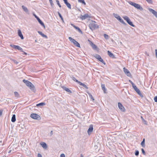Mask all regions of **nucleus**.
<instances>
[{"label":"nucleus","instance_id":"obj_45","mask_svg":"<svg viewBox=\"0 0 157 157\" xmlns=\"http://www.w3.org/2000/svg\"><path fill=\"white\" fill-rule=\"evenodd\" d=\"M80 85H81V86H82V85H83V83H82V82L79 81H78V82H77Z\"/></svg>","mask_w":157,"mask_h":157},{"label":"nucleus","instance_id":"obj_37","mask_svg":"<svg viewBox=\"0 0 157 157\" xmlns=\"http://www.w3.org/2000/svg\"><path fill=\"white\" fill-rule=\"evenodd\" d=\"M148 3L150 4H152L153 1L152 0H145Z\"/></svg>","mask_w":157,"mask_h":157},{"label":"nucleus","instance_id":"obj_49","mask_svg":"<svg viewBox=\"0 0 157 157\" xmlns=\"http://www.w3.org/2000/svg\"><path fill=\"white\" fill-rule=\"evenodd\" d=\"M13 61L15 63H16V64L18 63V62L16 60H13Z\"/></svg>","mask_w":157,"mask_h":157},{"label":"nucleus","instance_id":"obj_4","mask_svg":"<svg viewBox=\"0 0 157 157\" xmlns=\"http://www.w3.org/2000/svg\"><path fill=\"white\" fill-rule=\"evenodd\" d=\"M69 40L71 42L73 43L74 45L78 47H80V44L75 39L71 37L68 38Z\"/></svg>","mask_w":157,"mask_h":157},{"label":"nucleus","instance_id":"obj_6","mask_svg":"<svg viewBox=\"0 0 157 157\" xmlns=\"http://www.w3.org/2000/svg\"><path fill=\"white\" fill-rule=\"evenodd\" d=\"M30 117L34 119L38 120H40L41 119L39 115L36 113H32L30 115Z\"/></svg>","mask_w":157,"mask_h":157},{"label":"nucleus","instance_id":"obj_19","mask_svg":"<svg viewBox=\"0 0 157 157\" xmlns=\"http://www.w3.org/2000/svg\"><path fill=\"white\" fill-rule=\"evenodd\" d=\"M107 53L108 55L110 57L113 59L115 58V56L113 55V53H112L111 52H110L109 51H108Z\"/></svg>","mask_w":157,"mask_h":157},{"label":"nucleus","instance_id":"obj_23","mask_svg":"<svg viewBox=\"0 0 157 157\" xmlns=\"http://www.w3.org/2000/svg\"><path fill=\"white\" fill-rule=\"evenodd\" d=\"M101 87L102 89L103 90L104 92L105 93H106V89L105 88V84H101Z\"/></svg>","mask_w":157,"mask_h":157},{"label":"nucleus","instance_id":"obj_40","mask_svg":"<svg viewBox=\"0 0 157 157\" xmlns=\"http://www.w3.org/2000/svg\"><path fill=\"white\" fill-rule=\"evenodd\" d=\"M56 0V1L57 3V5H58V6H59V7H61V5H60V4L59 3V1L58 0Z\"/></svg>","mask_w":157,"mask_h":157},{"label":"nucleus","instance_id":"obj_50","mask_svg":"<svg viewBox=\"0 0 157 157\" xmlns=\"http://www.w3.org/2000/svg\"><path fill=\"white\" fill-rule=\"evenodd\" d=\"M60 157H65V155L64 154H62L60 155Z\"/></svg>","mask_w":157,"mask_h":157},{"label":"nucleus","instance_id":"obj_25","mask_svg":"<svg viewBox=\"0 0 157 157\" xmlns=\"http://www.w3.org/2000/svg\"><path fill=\"white\" fill-rule=\"evenodd\" d=\"M16 116L15 114H13L11 118V121L14 122L16 121Z\"/></svg>","mask_w":157,"mask_h":157},{"label":"nucleus","instance_id":"obj_1","mask_svg":"<svg viewBox=\"0 0 157 157\" xmlns=\"http://www.w3.org/2000/svg\"><path fill=\"white\" fill-rule=\"evenodd\" d=\"M23 82L27 86L29 87L33 91L35 90L34 85L31 82L25 79H23Z\"/></svg>","mask_w":157,"mask_h":157},{"label":"nucleus","instance_id":"obj_2","mask_svg":"<svg viewBox=\"0 0 157 157\" xmlns=\"http://www.w3.org/2000/svg\"><path fill=\"white\" fill-rule=\"evenodd\" d=\"M96 23L95 21H92L89 25V28L92 31L98 29L99 27L98 25L96 24Z\"/></svg>","mask_w":157,"mask_h":157},{"label":"nucleus","instance_id":"obj_34","mask_svg":"<svg viewBox=\"0 0 157 157\" xmlns=\"http://www.w3.org/2000/svg\"><path fill=\"white\" fill-rule=\"evenodd\" d=\"M57 13H58V14L59 17H60V18L63 21V17L61 15V14L59 12H58Z\"/></svg>","mask_w":157,"mask_h":157},{"label":"nucleus","instance_id":"obj_43","mask_svg":"<svg viewBox=\"0 0 157 157\" xmlns=\"http://www.w3.org/2000/svg\"><path fill=\"white\" fill-rule=\"evenodd\" d=\"M82 86L83 87H84L86 89H88V87H87V86L84 83L83 84V85H82Z\"/></svg>","mask_w":157,"mask_h":157},{"label":"nucleus","instance_id":"obj_24","mask_svg":"<svg viewBox=\"0 0 157 157\" xmlns=\"http://www.w3.org/2000/svg\"><path fill=\"white\" fill-rule=\"evenodd\" d=\"M46 104L45 102H41L38 104H37L36 105V106L37 107L39 106H42L43 105H45Z\"/></svg>","mask_w":157,"mask_h":157},{"label":"nucleus","instance_id":"obj_47","mask_svg":"<svg viewBox=\"0 0 157 157\" xmlns=\"http://www.w3.org/2000/svg\"><path fill=\"white\" fill-rule=\"evenodd\" d=\"M33 15L35 17L36 19L37 20L39 18L35 13H33Z\"/></svg>","mask_w":157,"mask_h":157},{"label":"nucleus","instance_id":"obj_36","mask_svg":"<svg viewBox=\"0 0 157 157\" xmlns=\"http://www.w3.org/2000/svg\"><path fill=\"white\" fill-rule=\"evenodd\" d=\"M104 36L105 38L106 39H108L109 38V36L108 35L105 34H104Z\"/></svg>","mask_w":157,"mask_h":157},{"label":"nucleus","instance_id":"obj_15","mask_svg":"<svg viewBox=\"0 0 157 157\" xmlns=\"http://www.w3.org/2000/svg\"><path fill=\"white\" fill-rule=\"evenodd\" d=\"M18 35L20 36L21 39L23 40L24 39V37L23 34L21 32L20 29L18 30Z\"/></svg>","mask_w":157,"mask_h":157},{"label":"nucleus","instance_id":"obj_56","mask_svg":"<svg viewBox=\"0 0 157 157\" xmlns=\"http://www.w3.org/2000/svg\"><path fill=\"white\" fill-rule=\"evenodd\" d=\"M50 4H51V5L52 6L53 5H54V4H53V2L51 3Z\"/></svg>","mask_w":157,"mask_h":157},{"label":"nucleus","instance_id":"obj_46","mask_svg":"<svg viewBox=\"0 0 157 157\" xmlns=\"http://www.w3.org/2000/svg\"><path fill=\"white\" fill-rule=\"evenodd\" d=\"M154 100L155 102H157V96L155 97L154 98Z\"/></svg>","mask_w":157,"mask_h":157},{"label":"nucleus","instance_id":"obj_53","mask_svg":"<svg viewBox=\"0 0 157 157\" xmlns=\"http://www.w3.org/2000/svg\"><path fill=\"white\" fill-rule=\"evenodd\" d=\"M64 2V3L66 4L68 2L67 0H63Z\"/></svg>","mask_w":157,"mask_h":157},{"label":"nucleus","instance_id":"obj_54","mask_svg":"<svg viewBox=\"0 0 157 157\" xmlns=\"http://www.w3.org/2000/svg\"><path fill=\"white\" fill-rule=\"evenodd\" d=\"M23 53H22V54H23V55H27V54L26 52H25L23 51V52H22Z\"/></svg>","mask_w":157,"mask_h":157},{"label":"nucleus","instance_id":"obj_8","mask_svg":"<svg viewBox=\"0 0 157 157\" xmlns=\"http://www.w3.org/2000/svg\"><path fill=\"white\" fill-rule=\"evenodd\" d=\"M135 91L139 95L141 98L143 97V95L141 93L140 90L137 88L136 86L133 88Z\"/></svg>","mask_w":157,"mask_h":157},{"label":"nucleus","instance_id":"obj_60","mask_svg":"<svg viewBox=\"0 0 157 157\" xmlns=\"http://www.w3.org/2000/svg\"><path fill=\"white\" fill-rule=\"evenodd\" d=\"M11 151V150H10V151H9L8 152H9V153H10V152Z\"/></svg>","mask_w":157,"mask_h":157},{"label":"nucleus","instance_id":"obj_61","mask_svg":"<svg viewBox=\"0 0 157 157\" xmlns=\"http://www.w3.org/2000/svg\"><path fill=\"white\" fill-rule=\"evenodd\" d=\"M141 119H142L143 118L142 117H141Z\"/></svg>","mask_w":157,"mask_h":157},{"label":"nucleus","instance_id":"obj_16","mask_svg":"<svg viewBox=\"0 0 157 157\" xmlns=\"http://www.w3.org/2000/svg\"><path fill=\"white\" fill-rule=\"evenodd\" d=\"M23 10L27 14H29V12L28 10L26 7L23 5L21 6Z\"/></svg>","mask_w":157,"mask_h":157},{"label":"nucleus","instance_id":"obj_18","mask_svg":"<svg viewBox=\"0 0 157 157\" xmlns=\"http://www.w3.org/2000/svg\"><path fill=\"white\" fill-rule=\"evenodd\" d=\"M134 7L141 11H142L143 10V8L140 5L137 3L136 4Z\"/></svg>","mask_w":157,"mask_h":157},{"label":"nucleus","instance_id":"obj_33","mask_svg":"<svg viewBox=\"0 0 157 157\" xmlns=\"http://www.w3.org/2000/svg\"><path fill=\"white\" fill-rule=\"evenodd\" d=\"M94 57L97 59H98L101 56L98 54H96L94 56Z\"/></svg>","mask_w":157,"mask_h":157},{"label":"nucleus","instance_id":"obj_48","mask_svg":"<svg viewBox=\"0 0 157 157\" xmlns=\"http://www.w3.org/2000/svg\"><path fill=\"white\" fill-rule=\"evenodd\" d=\"M3 110H0V116L2 115Z\"/></svg>","mask_w":157,"mask_h":157},{"label":"nucleus","instance_id":"obj_17","mask_svg":"<svg viewBox=\"0 0 157 157\" xmlns=\"http://www.w3.org/2000/svg\"><path fill=\"white\" fill-rule=\"evenodd\" d=\"M71 25L75 29L77 30L80 33H82V30L80 29L79 27L75 25H74L73 24H71Z\"/></svg>","mask_w":157,"mask_h":157},{"label":"nucleus","instance_id":"obj_20","mask_svg":"<svg viewBox=\"0 0 157 157\" xmlns=\"http://www.w3.org/2000/svg\"><path fill=\"white\" fill-rule=\"evenodd\" d=\"M38 33L40 34V35H41L43 37H44L46 39L48 38L47 36L45 35L43 33L41 32L40 31H38Z\"/></svg>","mask_w":157,"mask_h":157},{"label":"nucleus","instance_id":"obj_12","mask_svg":"<svg viewBox=\"0 0 157 157\" xmlns=\"http://www.w3.org/2000/svg\"><path fill=\"white\" fill-rule=\"evenodd\" d=\"M93 125L92 124H90V126L89 128L87 130L88 134L90 135L91 133L93 131Z\"/></svg>","mask_w":157,"mask_h":157},{"label":"nucleus","instance_id":"obj_41","mask_svg":"<svg viewBox=\"0 0 157 157\" xmlns=\"http://www.w3.org/2000/svg\"><path fill=\"white\" fill-rule=\"evenodd\" d=\"M72 79L74 80V81L77 82H78V80L75 77H72Z\"/></svg>","mask_w":157,"mask_h":157},{"label":"nucleus","instance_id":"obj_29","mask_svg":"<svg viewBox=\"0 0 157 157\" xmlns=\"http://www.w3.org/2000/svg\"><path fill=\"white\" fill-rule=\"evenodd\" d=\"M79 2L82 3L83 5H86V2L84 0H78Z\"/></svg>","mask_w":157,"mask_h":157},{"label":"nucleus","instance_id":"obj_59","mask_svg":"<svg viewBox=\"0 0 157 157\" xmlns=\"http://www.w3.org/2000/svg\"><path fill=\"white\" fill-rule=\"evenodd\" d=\"M2 141L1 140V139H0V143H2Z\"/></svg>","mask_w":157,"mask_h":157},{"label":"nucleus","instance_id":"obj_9","mask_svg":"<svg viewBox=\"0 0 157 157\" xmlns=\"http://www.w3.org/2000/svg\"><path fill=\"white\" fill-rule=\"evenodd\" d=\"M149 11L155 17L157 18V12L154 10L153 9L149 8L148 9Z\"/></svg>","mask_w":157,"mask_h":157},{"label":"nucleus","instance_id":"obj_58","mask_svg":"<svg viewBox=\"0 0 157 157\" xmlns=\"http://www.w3.org/2000/svg\"><path fill=\"white\" fill-rule=\"evenodd\" d=\"M80 157H83V155H82V154H81V155H80Z\"/></svg>","mask_w":157,"mask_h":157},{"label":"nucleus","instance_id":"obj_42","mask_svg":"<svg viewBox=\"0 0 157 157\" xmlns=\"http://www.w3.org/2000/svg\"><path fill=\"white\" fill-rule=\"evenodd\" d=\"M141 150L143 154L144 155H146V153L144 149L143 148H141Z\"/></svg>","mask_w":157,"mask_h":157},{"label":"nucleus","instance_id":"obj_30","mask_svg":"<svg viewBox=\"0 0 157 157\" xmlns=\"http://www.w3.org/2000/svg\"><path fill=\"white\" fill-rule=\"evenodd\" d=\"M129 3L130 5H131L132 6L134 7L136 5V3H135L134 2H131V1L129 2Z\"/></svg>","mask_w":157,"mask_h":157},{"label":"nucleus","instance_id":"obj_28","mask_svg":"<svg viewBox=\"0 0 157 157\" xmlns=\"http://www.w3.org/2000/svg\"><path fill=\"white\" fill-rule=\"evenodd\" d=\"M65 4L68 8H69L70 9H71V5L69 3V2H68L67 3H66Z\"/></svg>","mask_w":157,"mask_h":157},{"label":"nucleus","instance_id":"obj_26","mask_svg":"<svg viewBox=\"0 0 157 157\" xmlns=\"http://www.w3.org/2000/svg\"><path fill=\"white\" fill-rule=\"evenodd\" d=\"M141 145L142 146V147H145L144 139L141 142Z\"/></svg>","mask_w":157,"mask_h":157},{"label":"nucleus","instance_id":"obj_51","mask_svg":"<svg viewBox=\"0 0 157 157\" xmlns=\"http://www.w3.org/2000/svg\"><path fill=\"white\" fill-rule=\"evenodd\" d=\"M37 156L38 157H42L40 153L38 154Z\"/></svg>","mask_w":157,"mask_h":157},{"label":"nucleus","instance_id":"obj_11","mask_svg":"<svg viewBox=\"0 0 157 157\" xmlns=\"http://www.w3.org/2000/svg\"><path fill=\"white\" fill-rule=\"evenodd\" d=\"M80 18L82 20H84L88 18H90V17L88 14H86L84 15H81Z\"/></svg>","mask_w":157,"mask_h":157},{"label":"nucleus","instance_id":"obj_39","mask_svg":"<svg viewBox=\"0 0 157 157\" xmlns=\"http://www.w3.org/2000/svg\"><path fill=\"white\" fill-rule=\"evenodd\" d=\"M91 46L94 49H95L97 48V46L94 44L92 45Z\"/></svg>","mask_w":157,"mask_h":157},{"label":"nucleus","instance_id":"obj_35","mask_svg":"<svg viewBox=\"0 0 157 157\" xmlns=\"http://www.w3.org/2000/svg\"><path fill=\"white\" fill-rule=\"evenodd\" d=\"M129 82H130L132 84V85L133 87V88L135 86H136L135 85V84L132 82L130 80H129Z\"/></svg>","mask_w":157,"mask_h":157},{"label":"nucleus","instance_id":"obj_44","mask_svg":"<svg viewBox=\"0 0 157 157\" xmlns=\"http://www.w3.org/2000/svg\"><path fill=\"white\" fill-rule=\"evenodd\" d=\"M88 41L89 42V43L91 46L94 44V43L89 40H88Z\"/></svg>","mask_w":157,"mask_h":157},{"label":"nucleus","instance_id":"obj_7","mask_svg":"<svg viewBox=\"0 0 157 157\" xmlns=\"http://www.w3.org/2000/svg\"><path fill=\"white\" fill-rule=\"evenodd\" d=\"M10 46L14 49H16L20 51L21 52H23V49L19 46L13 44H10Z\"/></svg>","mask_w":157,"mask_h":157},{"label":"nucleus","instance_id":"obj_57","mask_svg":"<svg viewBox=\"0 0 157 157\" xmlns=\"http://www.w3.org/2000/svg\"><path fill=\"white\" fill-rule=\"evenodd\" d=\"M49 2H50V4H51V3H52L53 2H52V0H51V1H49Z\"/></svg>","mask_w":157,"mask_h":157},{"label":"nucleus","instance_id":"obj_22","mask_svg":"<svg viewBox=\"0 0 157 157\" xmlns=\"http://www.w3.org/2000/svg\"><path fill=\"white\" fill-rule=\"evenodd\" d=\"M40 144L42 147L46 149L47 148V146L45 142L40 143Z\"/></svg>","mask_w":157,"mask_h":157},{"label":"nucleus","instance_id":"obj_55","mask_svg":"<svg viewBox=\"0 0 157 157\" xmlns=\"http://www.w3.org/2000/svg\"><path fill=\"white\" fill-rule=\"evenodd\" d=\"M50 136H51L53 134V132L52 131H51L50 133Z\"/></svg>","mask_w":157,"mask_h":157},{"label":"nucleus","instance_id":"obj_32","mask_svg":"<svg viewBox=\"0 0 157 157\" xmlns=\"http://www.w3.org/2000/svg\"><path fill=\"white\" fill-rule=\"evenodd\" d=\"M88 95H89L90 98L91 99H92L93 101L94 100V99L91 94L88 93Z\"/></svg>","mask_w":157,"mask_h":157},{"label":"nucleus","instance_id":"obj_38","mask_svg":"<svg viewBox=\"0 0 157 157\" xmlns=\"http://www.w3.org/2000/svg\"><path fill=\"white\" fill-rule=\"evenodd\" d=\"M139 151L138 150H136L135 151V155L136 156H138L139 155Z\"/></svg>","mask_w":157,"mask_h":157},{"label":"nucleus","instance_id":"obj_52","mask_svg":"<svg viewBox=\"0 0 157 157\" xmlns=\"http://www.w3.org/2000/svg\"><path fill=\"white\" fill-rule=\"evenodd\" d=\"M155 52L156 57V58H157V49L155 50Z\"/></svg>","mask_w":157,"mask_h":157},{"label":"nucleus","instance_id":"obj_3","mask_svg":"<svg viewBox=\"0 0 157 157\" xmlns=\"http://www.w3.org/2000/svg\"><path fill=\"white\" fill-rule=\"evenodd\" d=\"M113 16L115 17V18H116L118 21H119L121 23L125 25H127V24H126L124 21L121 18V17L117 14L115 13L113 14Z\"/></svg>","mask_w":157,"mask_h":157},{"label":"nucleus","instance_id":"obj_27","mask_svg":"<svg viewBox=\"0 0 157 157\" xmlns=\"http://www.w3.org/2000/svg\"><path fill=\"white\" fill-rule=\"evenodd\" d=\"M98 60L100 61L102 63L104 64V65H105V62L104 61V60H103V59H102V58H101V57H100L98 59Z\"/></svg>","mask_w":157,"mask_h":157},{"label":"nucleus","instance_id":"obj_31","mask_svg":"<svg viewBox=\"0 0 157 157\" xmlns=\"http://www.w3.org/2000/svg\"><path fill=\"white\" fill-rule=\"evenodd\" d=\"M14 94L15 97L17 98L19 97V95L17 92L16 91L15 92Z\"/></svg>","mask_w":157,"mask_h":157},{"label":"nucleus","instance_id":"obj_13","mask_svg":"<svg viewBox=\"0 0 157 157\" xmlns=\"http://www.w3.org/2000/svg\"><path fill=\"white\" fill-rule=\"evenodd\" d=\"M118 106L119 109L121 110L122 111L124 112V111L125 109L124 106H123L122 104L120 102H118Z\"/></svg>","mask_w":157,"mask_h":157},{"label":"nucleus","instance_id":"obj_21","mask_svg":"<svg viewBox=\"0 0 157 157\" xmlns=\"http://www.w3.org/2000/svg\"><path fill=\"white\" fill-rule=\"evenodd\" d=\"M38 22H39V23L42 26H43V27H44V28H45V25H44V23L39 18L38 19H37Z\"/></svg>","mask_w":157,"mask_h":157},{"label":"nucleus","instance_id":"obj_5","mask_svg":"<svg viewBox=\"0 0 157 157\" xmlns=\"http://www.w3.org/2000/svg\"><path fill=\"white\" fill-rule=\"evenodd\" d=\"M123 18L124 20L126 21L128 24H129L130 25L133 27H135V25L133 24L132 22L131 21L130 19L128 17L125 16L123 17Z\"/></svg>","mask_w":157,"mask_h":157},{"label":"nucleus","instance_id":"obj_14","mask_svg":"<svg viewBox=\"0 0 157 157\" xmlns=\"http://www.w3.org/2000/svg\"><path fill=\"white\" fill-rule=\"evenodd\" d=\"M61 87L63 89V90L66 91L69 94L72 93V91L68 88H67L64 86H61Z\"/></svg>","mask_w":157,"mask_h":157},{"label":"nucleus","instance_id":"obj_10","mask_svg":"<svg viewBox=\"0 0 157 157\" xmlns=\"http://www.w3.org/2000/svg\"><path fill=\"white\" fill-rule=\"evenodd\" d=\"M123 70L124 73L127 76L129 77L131 76V74L128 69L126 68L125 67H124L123 68Z\"/></svg>","mask_w":157,"mask_h":157}]
</instances>
